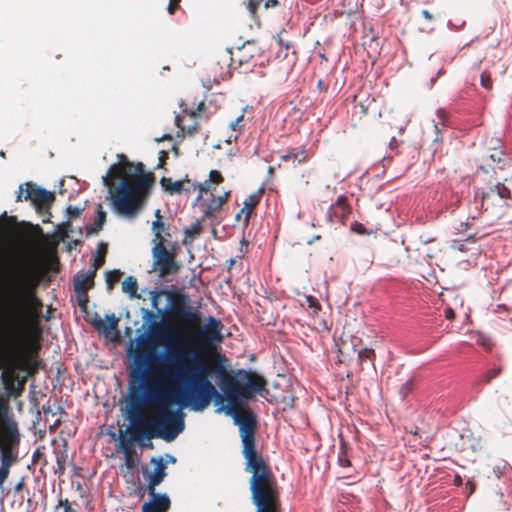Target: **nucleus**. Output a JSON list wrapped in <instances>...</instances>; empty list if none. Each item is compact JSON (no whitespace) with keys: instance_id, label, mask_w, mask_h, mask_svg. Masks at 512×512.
<instances>
[{"instance_id":"f257e3e1","label":"nucleus","mask_w":512,"mask_h":512,"mask_svg":"<svg viewBox=\"0 0 512 512\" xmlns=\"http://www.w3.org/2000/svg\"><path fill=\"white\" fill-rule=\"evenodd\" d=\"M171 303L168 317L193 330L175 328L169 332V341L174 349L169 350L168 360L176 368L175 377L185 380L189 388L183 393L184 400L195 411H202L209 406L212 399L222 401L223 397L209 380L212 374L218 378L221 390L226 397L238 391V384L243 382L238 375L228 370V359L215 351V345L223 341V324L215 317L209 316L201 325L200 314L190 306V299L182 293L168 295Z\"/></svg>"},{"instance_id":"f03ea898","label":"nucleus","mask_w":512,"mask_h":512,"mask_svg":"<svg viewBox=\"0 0 512 512\" xmlns=\"http://www.w3.org/2000/svg\"><path fill=\"white\" fill-rule=\"evenodd\" d=\"M155 357V345L149 338H141L133 353V360L137 367L132 376L139 382L138 385L132 384L126 403L127 418L133 425H140L145 417V412L150 410L152 413L163 408H169L183 398L171 389L167 379L175 377V373L170 370H164L161 373L149 374L147 367Z\"/></svg>"},{"instance_id":"7ed1b4c3","label":"nucleus","mask_w":512,"mask_h":512,"mask_svg":"<svg viewBox=\"0 0 512 512\" xmlns=\"http://www.w3.org/2000/svg\"><path fill=\"white\" fill-rule=\"evenodd\" d=\"M238 375L243 382L238 384L237 392H234L231 397H226L229 404L225 408V413L232 416L235 424L239 425L245 470L248 472L267 470L270 466L256 448V418L251 411L244 410L241 406V399H250L255 393L267 392L266 381L257 373L244 369H239Z\"/></svg>"},{"instance_id":"20e7f679","label":"nucleus","mask_w":512,"mask_h":512,"mask_svg":"<svg viewBox=\"0 0 512 512\" xmlns=\"http://www.w3.org/2000/svg\"><path fill=\"white\" fill-rule=\"evenodd\" d=\"M153 181V173L146 172L142 162L135 164L131 181L124 179L114 190H110L113 209L124 216H135Z\"/></svg>"},{"instance_id":"39448f33","label":"nucleus","mask_w":512,"mask_h":512,"mask_svg":"<svg viewBox=\"0 0 512 512\" xmlns=\"http://www.w3.org/2000/svg\"><path fill=\"white\" fill-rule=\"evenodd\" d=\"M152 415L149 429L134 425L132 436L137 441L143 438H160L166 442H172L185 428L184 414L181 410L172 411L170 407L163 408L153 412Z\"/></svg>"},{"instance_id":"423d86ee","label":"nucleus","mask_w":512,"mask_h":512,"mask_svg":"<svg viewBox=\"0 0 512 512\" xmlns=\"http://www.w3.org/2000/svg\"><path fill=\"white\" fill-rule=\"evenodd\" d=\"M251 473L250 490L256 512H282L280 494L271 468Z\"/></svg>"},{"instance_id":"0eeeda50","label":"nucleus","mask_w":512,"mask_h":512,"mask_svg":"<svg viewBox=\"0 0 512 512\" xmlns=\"http://www.w3.org/2000/svg\"><path fill=\"white\" fill-rule=\"evenodd\" d=\"M510 199V189L500 181L487 187L485 191L475 193V203H480L481 209L491 220H499L504 217L509 208L508 200Z\"/></svg>"},{"instance_id":"6e6552de","label":"nucleus","mask_w":512,"mask_h":512,"mask_svg":"<svg viewBox=\"0 0 512 512\" xmlns=\"http://www.w3.org/2000/svg\"><path fill=\"white\" fill-rule=\"evenodd\" d=\"M20 444L18 424L12 418L0 435V475L8 478L10 469L18 460L17 449Z\"/></svg>"},{"instance_id":"1a4fd4ad","label":"nucleus","mask_w":512,"mask_h":512,"mask_svg":"<svg viewBox=\"0 0 512 512\" xmlns=\"http://www.w3.org/2000/svg\"><path fill=\"white\" fill-rule=\"evenodd\" d=\"M25 186V195L23 196V185H20L16 201L20 202L24 198L25 200L31 201L39 213L48 212L55 200L54 193L42 189L32 182H27Z\"/></svg>"},{"instance_id":"9d476101","label":"nucleus","mask_w":512,"mask_h":512,"mask_svg":"<svg viewBox=\"0 0 512 512\" xmlns=\"http://www.w3.org/2000/svg\"><path fill=\"white\" fill-rule=\"evenodd\" d=\"M152 256L153 268L158 271L160 277L178 273L180 267L176 262L175 255L169 252L166 246L153 247Z\"/></svg>"},{"instance_id":"9b49d317","label":"nucleus","mask_w":512,"mask_h":512,"mask_svg":"<svg viewBox=\"0 0 512 512\" xmlns=\"http://www.w3.org/2000/svg\"><path fill=\"white\" fill-rule=\"evenodd\" d=\"M118 163H115L110 166L107 175L103 178L104 184L110 188V190L114 187L115 179H129L131 181V177L133 175L132 169L134 170V166L124 154H118Z\"/></svg>"},{"instance_id":"f8f14e48","label":"nucleus","mask_w":512,"mask_h":512,"mask_svg":"<svg viewBox=\"0 0 512 512\" xmlns=\"http://www.w3.org/2000/svg\"><path fill=\"white\" fill-rule=\"evenodd\" d=\"M205 110V104L203 101H201L196 109H184L183 112L190 116L193 119V124L185 126L183 124L185 117L181 115H177L175 117V124L178 128H180L183 132H186L188 135L192 136L196 134L199 130V123L196 121L197 118L202 117V113Z\"/></svg>"},{"instance_id":"ddd939ff","label":"nucleus","mask_w":512,"mask_h":512,"mask_svg":"<svg viewBox=\"0 0 512 512\" xmlns=\"http://www.w3.org/2000/svg\"><path fill=\"white\" fill-rule=\"evenodd\" d=\"M263 195V189H259L252 194H250L245 200H244V206L239 211V213L236 215V219L240 221L243 217V222L245 225L249 224L251 215L254 212V209L259 204L261 198Z\"/></svg>"},{"instance_id":"4468645a","label":"nucleus","mask_w":512,"mask_h":512,"mask_svg":"<svg viewBox=\"0 0 512 512\" xmlns=\"http://www.w3.org/2000/svg\"><path fill=\"white\" fill-rule=\"evenodd\" d=\"M350 213L351 207L348 204L347 197L342 195L339 196L336 202L330 206L328 218L331 222H344Z\"/></svg>"},{"instance_id":"2eb2a0df","label":"nucleus","mask_w":512,"mask_h":512,"mask_svg":"<svg viewBox=\"0 0 512 512\" xmlns=\"http://www.w3.org/2000/svg\"><path fill=\"white\" fill-rule=\"evenodd\" d=\"M95 270L90 269L86 273H78L74 278V290L76 293L88 292L94 286Z\"/></svg>"},{"instance_id":"dca6fc26","label":"nucleus","mask_w":512,"mask_h":512,"mask_svg":"<svg viewBox=\"0 0 512 512\" xmlns=\"http://www.w3.org/2000/svg\"><path fill=\"white\" fill-rule=\"evenodd\" d=\"M224 181V178L220 171L211 170L209 173V179L205 180L202 183L192 184L193 190H198L199 194L197 200H200L203 196V193H207L212 188V184H220Z\"/></svg>"},{"instance_id":"f3484780","label":"nucleus","mask_w":512,"mask_h":512,"mask_svg":"<svg viewBox=\"0 0 512 512\" xmlns=\"http://www.w3.org/2000/svg\"><path fill=\"white\" fill-rule=\"evenodd\" d=\"M229 197L230 192H226L224 195L218 197L212 195L210 201L206 204L205 209L203 210L202 221L213 218L215 214L222 209L223 204Z\"/></svg>"},{"instance_id":"a211bd4d","label":"nucleus","mask_w":512,"mask_h":512,"mask_svg":"<svg viewBox=\"0 0 512 512\" xmlns=\"http://www.w3.org/2000/svg\"><path fill=\"white\" fill-rule=\"evenodd\" d=\"M171 502L166 494L157 496L155 499H151L150 502H146L142 506V512H167L170 508Z\"/></svg>"},{"instance_id":"6ab92c4d","label":"nucleus","mask_w":512,"mask_h":512,"mask_svg":"<svg viewBox=\"0 0 512 512\" xmlns=\"http://www.w3.org/2000/svg\"><path fill=\"white\" fill-rule=\"evenodd\" d=\"M160 183L163 189L171 195L179 194L183 190L190 191L189 188L185 187V183L190 184V180L187 177L182 181H173L171 178L163 177Z\"/></svg>"},{"instance_id":"aec40b11","label":"nucleus","mask_w":512,"mask_h":512,"mask_svg":"<svg viewBox=\"0 0 512 512\" xmlns=\"http://www.w3.org/2000/svg\"><path fill=\"white\" fill-rule=\"evenodd\" d=\"M151 462L154 463L156 466H155L154 472L149 475L148 479L153 482H156L158 484H161L167 475L166 474V463L163 461V459L161 457H159V458L153 457L151 459Z\"/></svg>"},{"instance_id":"412c9836","label":"nucleus","mask_w":512,"mask_h":512,"mask_svg":"<svg viewBox=\"0 0 512 512\" xmlns=\"http://www.w3.org/2000/svg\"><path fill=\"white\" fill-rule=\"evenodd\" d=\"M106 212L103 209V206L101 204H98L97 206V217L95 219V222L93 225H89L86 227V234L87 236L97 234L100 232L106 222Z\"/></svg>"},{"instance_id":"4be33fe9","label":"nucleus","mask_w":512,"mask_h":512,"mask_svg":"<svg viewBox=\"0 0 512 512\" xmlns=\"http://www.w3.org/2000/svg\"><path fill=\"white\" fill-rule=\"evenodd\" d=\"M93 326L97 330H101L106 334H109L112 330H115L118 324V319L115 315L107 316V321H104L100 317L95 318L92 322Z\"/></svg>"},{"instance_id":"5701e85b","label":"nucleus","mask_w":512,"mask_h":512,"mask_svg":"<svg viewBox=\"0 0 512 512\" xmlns=\"http://www.w3.org/2000/svg\"><path fill=\"white\" fill-rule=\"evenodd\" d=\"M263 1L264 0H248L247 1L246 7H247L252 18H255L257 16L258 8ZM279 4H280L279 0H265L264 7L266 9L276 8L277 6H279Z\"/></svg>"},{"instance_id":"b1692460","label":"nucleus","mask_w":512,"mask_h":512,"mask_svg":"<svg viewBox=\"0 0 512 512\" xmlns=\"http://www.w3.org/2000/svg\"><path fill=\"white\" fill-rule=\"evenodd\" d=\"M155 216L157 217V220L152 223V230L155 232V237L153 240L155 243L154 247H158L159 245L165 246V235L160 233V228H164V223L161 221L160 210H156Z\"/></svg>"},{"instance_id":"393cba45","label":"nucleus","mask_w":512,"mask_h":512,"mask_svg":"<svg viewBox=\"0 0 512 512\" xmlns=\"http://www.w3.org/2000/svg\"><path fill=\"white\" fill-rule=\"evenodd\" d=\"M201 233H202V225H201V221L198 220L197 222L193 223L190 227L185 228V230H184L185 239H184L183 243L185 245L191 243L193 241V239H195Z\"/></svg>"},{"instance_id":"a878e982","label":"nucleus","mask_w":512,"mask_h":512,"mask_svg":"<svg viewBox=\"0 0 512 512\" xmlns=\"http://www.w3.org/2000/svg\"><path fill=\"white\" fill-rule=\"evenodd\" d=\"M106 254H107V244L104 242H101L98 245V248H97V251L95 254V258H94V262H93V265L91 268L92 270H95L96 273H97L98 268H100L105 263Z\"/></svg>"},{"instance_id":"bb28decb","label":"nucleus","mask_w":512,"mask_h":512,"mask_svg":"<svg viewBox=\"0 0 512 512\" xmlns=\"http://www.w3.org/2000/svg\"><path fill=\"white\" fill-rule=\"evenodd\" d=\"M122 289L125 293L129 294L133 298L140 297L137 293V291H138L137 280L132 276H128L127 278H125V280L122 282Z\"/></svg>"},{"instance_id":"cd10ccee","label":"nucleus","mask_w":512,"mask_h":512,"mask_svg":"<svg viewBox=\"0 0 512 512\" xmlns=\"http://www.w3.org/2000/svg\"><path fill=\"white\" fill-rule=\"evenodd\" d=\"M368 114V108L362 102L357 101V97H354V105L352 107L351 115L352 120L360 121Z\"/></svg>"},{"instance_id":"c85d7f7f","label":"nucleus","mask_w":512,"mask_h":512,"mask_svg":"<svg viewBox=\"0 0 512 512\" xmlns=\"http://www.w3.org/2000/svg\"><path fill=\"white\" fill-rule=\"evenodd\" d=\"M253 50H255V43L250 41H247L241 48L238 49L240 64L248 61L253 57Z\"/></svg>"},{"instance_id":"c756f323","label":"nucleus","mask_w":512,"mask_h":512,"mask_svg":"<svg viewBox=\"0 0 512 512\" xmlns=\"http://www.w3.org/2000/svg\"><path fill=\"white\" fill-rule=\"evenodd\" d=\"M280 159L284 162L295 161L298 163L306 162L307 157L305 155V150H301L300 152H296L295 149L289 150L286 154L280 156Z\"/></svg>"},{"instance_id":"7c9ffc66","label":"nucleus","mask_w":512,"mask_h":512,"mask_svg":"<svg viewBox=\"0 0 512 512\" xmlns=\"http://www.w3.org/2000/svg\"><path fill=\"white\" fill-rule=\"evenodd\" d=\"M11 420L9 416V407L5 401L0 397V435L4 431L8 422Z\"/></svg>"},{"instance_id":"2f4dec72","label":"nucleus","mask_w":512,"mask_h":512,"mask_svg":"<svg viewBox=\"0 0 512 512\" xmlns=\"http://www.w3.org/2000/svg\"><path fill=\"white\" fill-rule=\"evenodd\" d=\"M354 347H349L345 341L342 340L341 345L338 347V360L340 363H345L351 358V352L355 353Z\"/></svg>"},{"instance_id":"473e14b6","label":"nucleus","mask_w":512,"mask_h":512,"mask_svg":"<svg viewBox=\"0 0 512 512\" xmlns=\"http://www.w3.org/2000/svg\"><path fill=\"white\" fill-rule=\"evenodd\" d=\"M503 368L502 366H498L492 369H489L487 372H485L480 378L479 383L480 384H488L490 383L494 378L499 376L502 372Z\"/></svg>"},{"instance_id":"72a5a7b5","label":"nucleus","mask_w":512,"mask_h":512,"mask_svg":"<svg viewBox=\"0 0 512 512\" xmlns=\"http://www.w3.org/2000/svg\"><path fill=\"white\" fill-rule=\"evenodd\" d=\"M133 440H135V439L133 438L132 435H131L130 439H128L124 436H121V438L119 440V447L124 455L135 452Z\"/></svg>"},{"instance_id":"f704fd0d","label":"nucleus","mask_w":512,"mask_h":512,"mask_svg":"<svg viewBox=\"0 0 512 512\" xmlns=\"http://www.w3.org/2000/svg\"><path fill=\"white\" fill-rule=\"evenodd\" d=\"M122 276V272L120 270H112L106 273V283L108 289H113V287L120 281Z\"/></svg>"},{"instance_id":"c9c22d12","label":"nucleus","mask_w":512,"mask_h":512,"mask_svg":"<svg viewBox=\"0 0 512 512\" xmlns=\"http://www.w3.org/2000/svg\"><path fill=\"white\" fill-rule=\"evenodd\" d=\"M490 159L498 164V169H503L505 166L509 164L507 158L505 157V154L500 150H495L493 153H491Z\"/></svg>"},{"instance_id":"e433bc0d","label":"nucleus","mask_w":512,"mask_h":512,"mask_svg":"<svg viewBox=\"0 0 512 512\" xmlns=\"http://www.w3.org/2000/svg\"><path fill=\"white\" fill-rule=\"evenodd\" d=\"M421 16L423 17V19L426 22H433V21H435L437 18H439L441 16V12H440V10H438L436 8H433L431 10H429V9H422L421 10Z\"/></svg>"},{"instance_id":"4c0bfd02","label":"nucleus","mask_w":512,"mask_h":512,"mask_svg":"<svg viewBox=\"0 0 512 512\" xmlns=\"http://www.w3.org/2000/svg\"><path fill=\"white\" fill-rule=\"evenodd\" d=\"M357 355L360 363H363L365 360L375 359V351L371 348L361 349L358 351Z\"/></svg>"},{"instance_id":"58836bf2","label":"nucleus","mask_w":512,"mask_h":512,"mask_svg":"<svg viewBox=\"0 0 512 512\" xmlns=\"http://www.w3.org/2000/svg\"><path fill=\"white\" fill-rule=\"evenodd\" d=\"M124 459H125V466L129 470H134L139 464V459L136 456V451L132 452L130 454L124 455Z\"/></svg>"},{"instance_id":"ea45409f","label":"nucleus","mask_w":512,"mask_h":512,"mask_svg":"<svg viewBox=\"0 0 512 512\" xmlns=\"http://www.w3.org/2000/svg\"><path fill=\"white\" fill-rule=\"evenodd\" d=\"M480 84L486 90H491L493 87V81L491 78V73L489 71H483L480 75Z\"/></svg>"},{"instance_id":"a19ab883","label":"nucleus","mask_w":512,"mask_h":512,"mask_svg":"<svg viewBox=\"0 0 512 512\" xmlns=\"http://www.w3.org/2000/svg\"><path fill=\"white\" fill-rule=\"evenodd\" d=\"M67 454L65 452H61L57 454L56 457V463H57V470L59 474H63L65 472V463H66Z\"/></svg>"},{"instance_id":"79ce46f5","label":"nucleus","mask_w":512,"mask_h":512,"mask_svg":"<svg viewBox=\"0 0 512 512\" xmlns=\"http://www.w3.org/2000/svg\"><path fill=\"white\" fill-rule=\"evenodd\" d=\"M163 294V291H151L150 292V301H151V307L158 312L161 310L159 309V300L161 295Z\"/></svg>"},{"instance_id":"37998d69","label":"nucleus","mask_w":512,"mask_h":512,"mask_svg":"<svg viewBox=\"0 0 512 512\" xmlns=\"http://www.w3.org/2000/svg\"><path fill=\"white\" fill-rule=\"evenodd\" d=\"M306 302L308 304V307L312 309L313 313H318V311L321 309L318 300L313 296H308L306 298Z\"/></svg>"},{"instance_id":"c03bdc74","label":"nucleus","mask_w":512,"mask_h":512,"mask_svg":"<svg viewBox=\"0 0 512 512\" xmlns=\"http://www.w3.org/2000/svg\"><path fill=\"white\" fill-rule=\"evenodd\" d=\"M413 388V379L410 378L408 379L400 388V394L402 395V397H406L412 390Z\"/></svg>"},{"instance_id":"a18cd8bd","label":"nucleus","mask_w":512,"mask_h":512,"mask_svg":"<svg viewBox=\"0 0 512 512\" xmlns=\"http://www.w3.org/2000/svg\"><path fill=\"white\" fill-rule=\"evenodd\" d=\"M158 485H159L158 483L153 482V481L148 479L147 491H148V494L151 497V499H155V498H157V496H161L162 495V494L156 493V487Z\"/></svg>"},{"instance_id":"49530a36","label":"nucleus","mask_w":512,"mask_h":512,"mask_svg":"<svg viewBox=\"0 0 512 512\" xmlns=\"http://www.w3.org/2000/svg\"><path fill=\"white\" fill-rule=\"evenodd\" d=\"M77 294V298H78V304L81 308L83 309H86L87 307V304L89 302V299H88V294L87 292L85 293H76Z\"/></svg>"},{"instance_id":"de8ad7c7","label":"nucleus","mask_w":512,"mask_h":512,"mask_svg":"<svg viewBox=\"0 0 512 512\" xmlns=\"http://www.w3.org/2000/svg\"><path fill=\"white\" fill-rule=\"evenodd\" d=\"M58 506L63 507L64 512H77L75 509L72 508L68 499H60L58 502Z\"/></svg>"},{"instance_id":"09e8293b","label":"nucleus","mask_w":512,"mask_h":512,"mask_svg":"<svg viewBox=\"0 0 512 512\" xmlns=\"http://www.w3.org/2000/svg\"><path fill=\"white\" fill-rule=\"evenodd\" d=\"M82 209L74 206L68 207V214L70 218H77L81 215Z\"/></svg>"},{"instance_id":"8fccbe9b","label":"nucleus","mask_w":512,"mask_h":512,"mask_svg":"<svg viewBox=\"0 0 512 512\" xmlns=\"http://www.w3.org/2000/svg\"><path fill=\"white\" fill-rule=\"evenodd\" d=\"M181 0H169V5H168V12L169 14L173 15L176 10L179 8V3H180Z\"/></svg>"},{"instance_id":"3c124183","label":"nucleus","mask_w":512,"mask_h":512,"mask_svg":"<svg viewBox=\"0 0 512 512\" xmlns=\"http://www.w3.org/2000/svg\"><path fill=\"white\" fill-rule=\"evenodd\" d=\"M339 465L342 467H348L351 465L350 460L347 458L345 452L339 455L338 457Z\"/></svg>"},{"instance_id":"603ef678","label":"nucleus","mask_w":512,"mask_h":512,"mask_svg":"<svg viewBox=\"0 0 512 512\" xmlns=\"http://www.w3.org/2000/svg\"><path fill=\"white\" fill-rule=\"evenodd\" d=\"M168 159V152L167 151H160L159 153V167H163V165L166 163V160Z\"/></svg>"},{"instance_id":"864d4df0","label":"nucleus","mask_w":512,"mask_h":512,"mask_svg":"<svg viewBox=\"0 0 512 512\" xmlns=\"http://www.w3.org/2000/svg\"><path fill=\"white\" fill-rule=\"evenodd\" d=\"M465 489L468 491V494L471 495L476 490V484L473 481L468 480L465 484Z\"/></svg>"},{"instance_id":"5fc2aeb1","label":"nucleus","mask_w":512,"mask_h":512,"mask_svg":"<svg viewBox=\"0 0 512 512\" xmlns=\"http://www.w3.org/2000/svg\"><path fill=\"white\" fill-rule=\"evenodd\" d=\"M444 316L448 320H453L455 318V312H454V310L452 308L446 307L444 309Z\"/></svg>"},{"instance_id":"6e6d98bb","label":"nucleus","mask_w":512,"mask_h":512,"mask_svg":"<svg viewBox=\"0 0 512 512\" xmlns=\"http://www.w3.org/2000/svg\"><path fill=\"white\" fill-rule=\"evenodd\" d=\"M440 251V248H437V249H431L429 247H427L425 249V252H426V256L429 258V259H432V258H435L436 257V253Z\"/></svg>"},{"instance_id":"4d7b16f0","label":"nucleus","mask_w":512,"mask_h":512,"mask_svg":"<svg viewBox=\"0 0 512 512\" xmlns=\"http://www.w3.org/2000/svg\"><path fill=\"white\" fill-rule=\"evenodd\" d=\"M352 230H354L360 234H364L366 232V228L361 223H357V222L352 225Z\"/></svg>"},{"instance_id":"13d9d810","label":"nucleus","mask_w":512,"mask_h":512,"mask_svg":"<svg viewBox=\"0 0 512 512\" xmlns=\"http://www.w3.org/2000/svg\"><path fill=\"white\" fill-rule=\"evenodd\" d=\"M244 116L240 115L235 121L230 124L232 130L236 131L238 129L239 123L243 120Z\"/></svg>"},{"instance_id":"bf43d9fd","label":"nucleus","mask_w":512,"mask_h":512,"mask_svg":"<svg viewBox=\"0 0 512 512\" xmlns=\"http://www.w3.org/2000/svg\"><path fill=\"white\" fill-rule=\"evenodd\" d=\"M25 486L24 478H22L14 487L16 492H20Z\"/></svg>"},{"instance_id":"052dcab7","label":"nucleus","mask_w":512,"mask_h":512,"mask_svg":"<svg viewBox=\"0 0 512 512\" xmlns=\"http://www.w3.org/2000/svg\"><path fill=\"white\" fill-rule=\"evenodd\" d=\"M281 34H282V32L278 34V36H277V41H278L279 45L284 46V47H285V49H287V50H288V49L290 48V45H289V43H285V42L283 41V39H282V37H281Z\"/></svg>"},{"instance_id":"680f3d73","label":"nucleus","mask_w":512,"mask_h":512,"mask_svg":"<svg viewBox=\"0 0 512 512\" xmlns=\"http://www.w3.org/2000/svg\"><path fill=\"white\" fill-rule=\"evenodd\" d=\"M317 87L321 91H326L327 90V87L325 86L324 81L322 79L318 80Z\"/></svg>"},{"instance_id":"e2e57ef3","label":"nucleus","mask_w":512,"mask_h":512,"mask_svg":"<svg viewBox=\"0 0 512 512\" xmlns=\"http://www.w3.org/2000/svg\"><path fill=\"white\" fill-rule=\"evenodd\" d=\"M6 230V223L4 220L0 219V236L5 232Z\"/></svg>"},{"instance_id":"0e129e2a","label":"nucleus","mask_w":512,"mask_h":512,"mask_svg":"<svg viewBox=\"0 0 512 512\" xmlns=\"http://www.w3.org/2000/svg\"><path fill=\"white\" fill-rule=\"evenodd\" d=\"M454 484L456 486H460L462 484V478L459 475H456L454 478Z\"/></svg>"},{"instance_id":"69168bd1","label":"nucleus","mask_w":512,"mask_h":512,"mask_svg":"<svg viewBox=\"0 0 512 512\" xmlns=\"http://www.w3.org/2000/svg\"><path fill=\"white\" fill-rule=\"evenodd\" d=\"M160 233L161 234L164 233L165 236H170L169 229L166 228L165 226H164V228H160Z\"/></svg>"},{"instance_id":"338daca9","label":"nucleus","mask_w":512,"mask_h":512,"mask_svg":"<svg viewBox=\"0 0 512 512\" xmlns=\"http://www.w3.org/2000/svg\"><path fill=\"white\" fill-rule=\"evenodd\" d=\"M137 494L140 496V497H143L144 496V487L141 486L138 488V491H137Z\"/></svg>"},{"instance_id":"774afa93","label":"nucleus","mask_w":512,"mask_h":512,"mask_svg":"<svg viewBox=\"0 0 512 512\" xmlns=\"http://www.w3.org/2000/svg\"><path fill=\"white\" fill-rule=\"evenodd\" d=\"M7 477L4 476V475H0V487H2V485L4 484V482L6 481Z\"/></svg>"}]
</instances>
